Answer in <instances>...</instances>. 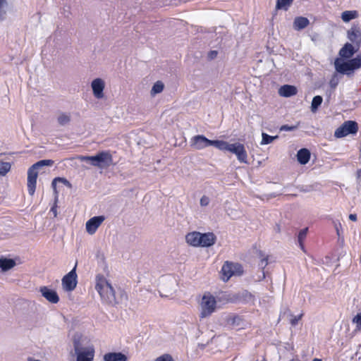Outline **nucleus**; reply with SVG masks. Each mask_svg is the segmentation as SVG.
<instances>
[{
    "mask_svg": "<svg viewBox=\"0 0 361 361\" xmlns=\"http://www.w3.org/2000/svg\"><path fill=\"white\" fill-rule=\"evenodd\" d=\"M95 289L105 302L111 305L118 303L114 288L104 276H97Z\"/></svg>",
    "mask_w": 361,
    "mask_h": 361,
    "instance_id": "nucleus-1",
    "label": "nucleus"
},
{
    "mask_svg": "<svg viewBox=\"0 0 361 361\" xmlns=\"http://www.w3.org/2000/svg\"><path fill=\"white\" fill-rule=\"evenodd\" d=\"M336 71L343 75L351 76L355 71L361 68V54L351 59L337 58L334 61Z\"/></svg>",
    "mask_w": 361,
    "mask_h": 361,
    "instance_id": "nucleus-2",
    "label": "nucleus"
},
{
    "mask_svg": "<svg viewBox=\"0 0 361 361\" xmlns=\"http://www.w3.org/2000/svg\"><path fill=\"white\" fill-rule=\"evenodd\" d=\"M81 161H90V164L99 168H107L113 162V157L108 151H102L94 156H82L79 158Z\"/></svg>",
    "mask_w": 361,
    "mask_h": 361,
    "instance_id": "nucleus-3",
    "label": "nucleus"
},
{
    "mask_svg": "<svg viewBox=\"0 0 361 361\" xmlns=\"http://www.w3.org/2000/svg\"><path fill=\"white\" fill-rule=\"evenodd\" d=\"M243 266L238 262L226 261L221 269V279L227 282L233 276H241L243 274Z\"/></svg>",
    "mask_w": 361,
    "mask_h": 361,
    "instance_id": "nucleus-4",
    "label": "nucleus"
},
{
    "mask_svg": "<svg viewBox=\"0 0 361 361\" xmlns=\"http://www.w3.org/2000/svg\"><path fill=\"white\" fill-rule=\"evenodd\" d=\"M358 123L355 121H344L334 131V137L336 138H342L349 135H356L358 132Z\"/></svg>",
    "mask_w": 361,
    "mask_h": 361,
    "instance_id": "nucleus-5",
    "label": "nucleus"
},
{
    "mask_svg": "<svg viewBox=\"0 0 361 361\" xmlns=\"http://www.w3.org/2000/svg\"><path fill=\"white\" fill-rule=\"evenodd\" d=\"M216 300L215 298L209 293L203 295L201 302V314L202 318L207 317L213 313L216 309Z\"/></svg>",
    "mask_w": 361,
    "mask_h": 361,
    "instance_id": "nucleus-6",
    "label": "nucleus"
},
{
    "mask_svg": "<svg viewBox=\"0 0 361 361\" xmlns=\"http://www.w3.org/2000/svg\"><path fill=\"white\" fill-rule=\"evenodd\" d=\"M62 286L65 290L72 291L77 286L75 267L62 279Z\"/></svg>",
    "mask_w": 361,
    "mask_h": 361,
    "instance_id": "nucleus-7",
    "label": "nucleus"
},
{
    "mask_svg": "<svg viewBox=\"0 0 361 361\" xmlns=\"http://www.w3.org/2000/svg\"><path fill=\"white\" fill-rule=\"evenodd\" d=\"M347 37L351 42V44L356 46L357 48L361 47V29L358 25L353 24L347 31Z\"/></svg>",
    "mask_w": 361,
    "mask_h": 361,
    "instance_id": "nucleus-8",
    "label": "nucleus"
},
{
    "mask_svg": "<svg viewBox=\"0 0 361 361\" xmlns=\"http://www.w3.org/2000/svg\"><path fill=\"white\" fill-rule=\"evenodd\" d=\"M228 152L235 154L237 156V158L239 161L242 163L247 162V154L243 144H231V148L228 149Z\"/></svg>",
    "mask_w": 361,
    "mask_h": 361,
    "instance_id": "nucleus-9",
    "label": "nucleus"
},
{
    "mask_svg": "<svg viewBox=\"0 0 361 361\" xmlns=\"http://www.w3.org/2000/svg\"><path fill=\"white\" fill-rule=\"evenodd\" d=\"M38 173L37 169L31 166L27 171V190L30 195L35 194Z\"/></svg>",
    "mask_w": 361,
    "mask_h": 361,
    "instance_id": "nucleus-10",
    "label": "nucleus"
},
{
    "mask_svg": "<svg viewBox=\"0 0 361 361\" xmlns=\"http://www.w3.org/2000/svg\"><path fill=\"white\" fill-rule=\"evenodd\" d=\"M104 220L105 217L104 216H97L90 219L86 222L87 232L90 235L94 234Z\"/></svg>",
    "mask_w": 361,
    "mask_h": 361,
    "instance_id": "nucleus-11",
    "label": "nucleus"
},
{
    "mask_svg": "<svg viewBox=\"0 0 361 361\" xmlns=\"http://www.w3.org/2000/svg\"><path fill=\"white\" fill-rule=\"evenodd\" d=\"M211 140L204 135H198L192 137L190 140V145L196 149H202L211 146Z\"/></svg>",
    "mask_w": 361,
    "mask_h": 361,
    "instance_id": "nucleus-12",
    "label": "nucleus"
},
{
    "mask_svg": "<svg viewBox=\"0 0 361 361\" xmlns=\"http://www.w3.org/2000/svg\"><path fill=\"white\" fill-rule=\"evenodd\" d=\"M360 49L351 43L347 42L339 51L340 59H351V57Z\"/></svg>",
    "mask_w": 361,
    "mask_h": 361,
    "instance_id": "nucleus-13",
    "label": "nucleus"
},
{
    "mask_svg": "<svg viewBox=\"0 0 361 361\" xmlns=\"http://www.w3.org/2000/svg\"><path fill=\"white\" fill-rule=\"evenodd\" d=\"M104 82L101 78H96L92 82V88L94 97L101 99L104 97Z\"/></svg>",
    "mask_w": 361,
    "mask_h": 361,
    "instance_id": "nucleus-14",
    "label": "nucleus"
},
{
    "mask_svg": "<svg viewBox=\"0 0 361 361\" xmlns=\"http://www.w3.org/2000/svg\"><path fill=\"white\" fill-rule=\"evenodd\" d=\"M40 292L43 297H44L49 302L56 304L59 301V297L57 293L47 286L40 288Z\"/></svg>",
    "mask_w": 361,
    "mask_h": 361,
    "instance_id": "nucleus-15",
    "label": "nucleus"
},
{
    "mask_svg": "<svg viewBox=\"0 0 361 361\" xmlns=\"http://www.w3.org/2000/svg\"><path fill=\"white\" fill-rule=\"evenodd\" d=\"M200 237V243L199 247H210L213 245L216 240V235L212 232L201 233V236Z\"/></svg>",
    "mask_w": 361,
    "mask_h": 361,
    "instance_id": "nucleus-16",
    "label": "nucleus"
},
{
    "mask_svg": "<svg viewBox=\"0 0 361 361\" xmlns=\"http://www.w3.org/2000/svg\"><path fill=\"white\" fill-rule=\"evenodd\" d=\"M75 353L77 354L76 361H93L94 360V350L93 348H90L83 351H78V348L75 347Z\"/></svg>",
    "mask_w": 361,
    "mask_h": 361,
    "instance_id": "nucleus-17",
    "label": "nucleus"
},
{
    "mask_svg": "<svg viewBox=\"0 0 361 361\" xmlns=\"http://www.w3.org/2000/svg\"><path fill=\"white\" fill-rule=\"evenodd\" d=\"M298 93L296 87L290 85H282L279 89V94L281 97H290L295 95Z\"/></svg>",
    "mask_w": 361,
    "mask_h": 361,
    "instance_id": "nucleus-18",
    "label": "nucleus"
},
{
    "mask_svg": "<svg viewBox=\"0 0 361 361\" xmlns=\"http://www.w3.org/2000/svg\"><path fill=\"white\" fill-rule=\"evenodd\" d=\"M200 236H201V233H200V232H197V231L190 232V233H188L185 235V240H186L187 243L191 246L199 247L200 243Z\"/></svg>",
    "mask_w": 361,
    "mask_h": 361,
    "instance_id": "nucleus-19",
    "label": "nucleus"
},
{
    "mask_svg": "<svg viewBox=\"0 0 361 361\" xmlns=\"http://www.w3.org/2000/svg\"><path fill=\"white\" fill-rule=\"evenodd\" d=\"M104 361H127V356L122 353H107L104 355Z\"/></svg>",
    "mask_w": 361,
    "mask_h": 361,
    "instance_id": "nucleus-20",
    "label": "nucleus"
},
{
    "mask_svg": "<svg viewBox=\"0 0 361 361\" xmlns=\"http://www.w3.org/2000/svg\"><path fill=\"white\" fill-rule=\"evenodd\" d=\"M310 24V20L306 17L298 16L294 19L293 27L295 30H301L307 27Z\"/></svg>",
    "mask_w": 361,
    "mask_h": 361,
    "instance_id": "nucleus-21",
    "label": "nucleus"
},
{
    "mask_svg": "<svg viewBox=\"0 0 361 361\" xmlns=\"http://www.w3.org/2000/svg\"><path fill=\"white\" fill-rule=\"evenodd\" d=\"M298 161L301 164H306L310 159V152L306 148H302L298 152L297 154Z\"/></svg>",
    "mask_w": 361,
    "mask_h": 361,
    "instance_id": "nucleus-22",
    "label": "nucleus"
},
{
    "mask_svg": "<svg viewBox=\"0 0 361 361\" xmlns=\"http://www.w3.org/2000/svg\"><path fill=\"white\" fill-rule=\"evenodd\" d=\"M359 13L356 10L345 11L341 13V19L345 23H348L350 20L357 18Z\"/></svg>",
    "mask_w": 361,
    "mask_h": 361,
    "instance_id": "nucleus-23",
    "label": "nucleus"
},
{
    "mask_svg": "<svg viewBox=\"0 0 361 361\" xmlns=\"http://www.w3.org/2000/svg\"><path fill=\"white\" fill-rule=\"evenodd\" d=\"M16 266V262L12 259L0 258V269L8 271Z\"/></svg>",
    "mask_w": 361,
    "mask_h": 361,
    "instance_id": "nucleus-24",
    "label": "nucleus"
},
{
    "mask_svg": "<svg viewBox=\"0 0 361 361\" xmlns=\"http://www.w3.org/2000/svg\"><path fill=\"white\" fill-rule=\"evenodd\" d=\"M231 145L227 142L224 140H212L211 146H214L217 149L223 151H228V149L231 148Z\"/></svg>",
    "mask_w": 361,
    "mask_h": 361,
    "instance_id": "nucleus-25",
    "label": "nucleus"
},
{
    "mask_svg": "<svg viewBox=\"0 0 361 361\" xmlns=\"http://www.w3.org/2000/svg\"><path fill=\"white\" fill-rule=\"evenodd\" d=\"M243 321V318L237 314L231 315L227 319L228 324L235 327L241 326Z\"/></svg>",
    "mask_w": 361,
    "mask_h": 361,
    "instance_id": "nucleus-26",
    "label": "nucleus"
},
{
    "mask_svg": "<svg viewBox=\"0 0 361 361\" xmlns=\"http://www.w3.org/2000/svg\"><path fill=\"white\" fill-rule=\"evenodd\" d=\"M293 1L294 0H277L276 4V10L288 11Z\"/></svg>",
    "mask_w": 361,
    "mask_h": 361,
    "instance_id": "nucleus-27",
    "label": "nucleus"
},
{
    "mask_svg": "<svg viewBox=\"0 0 361 361\" xmlns=\"http://www.w3.org/2000/svg\"><path fill=\"white\" fill-rule=\"evenodd\" d=\"M307 231H308L307 228L302 229L299 232L298 237V238L299 245H300V248L303 251H305V246H304V244H303V241H304V240L305 239V238L307 236Z\"/></svg>",
    "mask_w": 361,
    "mask_h": 361,
    "instance_id": "nucleus-28",
    "label": "nucleus"
},
{
    "mask_svg": "<svg viewBox=\"0 0 361 361\" xmlns=\"http://www.w3.org/2000/svg\"><path fill=\"white\" fill-rule=\"evenodd\" d=\"M54 164V161L51 160V159H44V160H40L37 162H36L35 164H34L33 165H32V168L33 169H39L40 167H42V166H52Z\"/></svg>",
    "mask_w": 361,
    "mask_h": 361,
    "instance_id": "nucleus-29",
    "label": "nucleus"
},
{
    "mask_svg": "<svg viewBox=\"0 0 361 361\" xmlns=\"http://www.w3.org/2000/svg\"><path fill=\"white\" fill-rule=\"evenodd\" d=\"M323 99L321 96H315L313 97L311 104L312 111H316L318 107L322 104Z\"/></svg>",
    "mask_w": 361,
    "mask_h": 361,
    "instance_id": "nucleus-30",
    "label": "nucleus"
},
{
    "mask_svg": "<svg viewBox=\"0 0 361 361\" xmlns=\"http://www.w3.org/2000/svg\"><path fill=\"white\" fill-rule=\"evenodd\" d=\"M57 120H58V123L61 126H65L71 121V116H70V114H67L66 113H61L59 116Z\"/></svg>",
    "mask_w": 361,
    "mask_h": 361,
    "instance_id": "nucleus-31",
    "label": "nucleus"
},
{
    "mask_svg": "<svg viewBox=\"0 0 361 361\" xmlns=\"http://www.w3.org/2000/svg\"><path fill=\"white\" fill-rule=\"evenodd\" d=\"M11 167L10 163L0 161V174L5 176L11 170Z\"/></svg>",
    "mask_w": 361,
    "mask_h": 361,
    "instance_id": "nucleus-32",
    "label": "nucleus"
},
{
    "mask_svg": "<svg viewBox=\"0 0 361 361\" xmlns=\"http://www.w3.org/2000/svg\"><path fill=\"white\" fill-rule=\"evenodd\" d=\"M164 84L161 81H157L154 83L152 89V94H158L163 91Z\"/></svg>",
    "mask_w": 361,
    "mask_h": 361,
    "instance_id": "nucleus-33",
    "label": "nucleus"
},
{
    "mask_svg": "<svg viewBox=\"0 0 361 361\" xmlns=\"http://www.w3.org/2000/svg\"><path fill=\"white\" fill-rule=\"evenodd\" d=\"M277 136H271L267 133H262V140L261 142L262 145H267L271 143L274 139H276Z\"/></svg>",
    "mask_w": 361,
    "mask_h": 361,
    "instance_id": "nucleus-34",
    "label": "nucleus"
},
{
    "mask_svg": "<svg viewBox=\"0 0 361 361\" xmlns=\"http://www.w3.org/2000/svg\"><path fill=\"white\" fill-rule=\"evenodd\" d=\"M303 315V312L300 313L298 316L291 314V318L290 319V324H291V326H295L298 324V322L302 318Z\"/></svg>",
    "mask_w": 361,
    "mask_h": 361,
    "instance_id": "nucleus-35",
    "label": "nucleus"
},
{
    "mask_svg": "<svg viewBox=\"0 0 361 361\" xmlns=\"http://www.w3.org/2000/svg\"><path fill=\"white\" fill-rule=\"evenodd\" d=\"M155 361H174L170 354L165 353L155 359Z\"/></svg>",
    "mask_w": 361,
    "mask_h": 361,
    "instance_id": "nucleus-36",
    "label": "nucleus"
},
{
    "mask_svg": "<svg viewBox=\"0 0 361 361\" xmlns=\"http://www.w3.org/2000/svg\"><path fill=\"white\" fill-rule=\"evenodd\" d=\"M57 181L63 183L67 184V185H70V183L66 178L57 177V178H55L52 180V183H51L52 187L54 188V190H56V183Z\"/></svg>",
    "mask_w": 361,
    "mask_h": 361,
    "instance_id": "nucleus-37",
    "label": "nucleus"
},
{
    "mask_svg": "<svg viewBox=\"0 0 361 361\" xmlns=\"http://www.w3.org/2000/svg\"><path fill=\"white\" fill-rule=\"evenodd\" d=\"M353 322L357 326H361V312L357 314L353 319Z\"/></svg>",
    "mask_w": 361,
    "mask_h": 361,
    "instance_id": "nucleus-38",
    "label": "nucleus"
},
{
    "mask_svg": "<svg viewBox=\"0 0 361 361\" xmlns=\"http://www.w3.org/2000/svg\"><path fill=\"white\" fill-rule=\"evenodd\" d=\"M209 203V199L206 195H203L200 199V204L202 207H206Z\"/></svg>",
    "mask_w": 361,
    "mask_h": 361,
    "instance_id": "nucleus-39",
    "label": "nucleus"
},
{
    "mask_svg": "<svg viewBox=\"0 0 361 361\" xmlns=\"http://www.w3.org/2000/svg\"><path fill=\"white\" fill-rule=\"evenodd\" d=\"M217 54H218L217 51H214H214H210L208 53V58L209 59H211V60L214 59H215L216 57Z\"/></svg>",
    "mask_w": 361,
    "mask_h": 361,
    "instance_id": "nucleus-40",
    "label": "nucleus"
},
{
    "mask_svg": "<svg viewBox=\"0 0 361 361\" xmlns=\"http://www.w3.org/2000/svg\"><path fill=\"white\" fill-rule=\"evenodd\" d=\"M295 128H296L295 126H290L288 125H283L281 126V130L290 131V130H293L295 129Z\"/></svg>",
    "mask_w": 361,
    "mask_h": 361,
    "instance_id": "nucleus-41",
    "label": "nucleus"
},
{
    "mask_svg": "<svg viewBox=\"0 0 361 361\" xmlns=\"http://www.w3.org/2000/svg\"><path fill=\"white\" fill-rule=\"evenodd\" d=\"M268 264V257H265L261 259V266L264 268Z\"/></svg>",
    "mask_w": 361,
    "mask_h": 361,
    "instance_id": "nucleus-42",
    "label": "nucleus"
},
{
    "mask_svg": "<svg viewBox=\"0 0 361 361\" xmlns=\"http://www.w3.org/2000/svg\"><path fill=\"white\" fill-rule=\"evenodd\" d=\"M349 219H350V220H351L353 221H357V215L355 214H350L349 215Z\"/></svg>",
    "mask_w": 361,
    "mask_h": 361,
    "instance_id": "nucleus-43",
    "label": "nucleus"
},
{
    "mask_svg": "<svg viewBox=\"0 0 361 361\" xmlns=\"http://www.w3.org/2000/svg\"><path fill=\"white\" fill-rule=\"evenodd\" d=\"M7 4L6 0H0V9Z\"/></svg>",
    "mask_w": 361,
    "mask_h": 361,
    "instance_id": "nucleus-44",
    "label": "nucleus"
},
{
    "mask_svg": "<svg viewBox=\"0 0 361 361\" xmlns=\"http://www.w3.org/2000/svg\"><path fill=\"white\" fill-rule=\"evenodd\" d=\"M357 176L361 177V169L357 171Z\"/></svg>",
    "mask_w": 361,
    "mask_h": 361,
    "instance_id": "nucleus-45",
    "label": "nucleus"
},
{
    "mask_svg": "<svg viewBox=\"0 0 361 361\" xmlns=\"http://www.w3.org/2000/svg\"><path fill=\"white\" fill-rule=\"evenodd\" d=\"M312 361H322V359L319 358H314Z\"/></svg>",
    "mask_w": 361,
    "mask_h": 361,
    "instance_id": "nucleus-46",
    "label": "nucleus"
}]
</instances>
